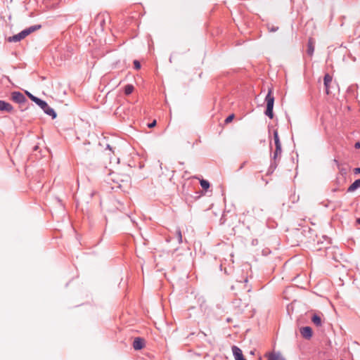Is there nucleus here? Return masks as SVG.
<instances>
[{
	"label": "nucleus",
	"instance_id": "nucleus-1",
	"mask_svg": "<svg viewBox=\"0 0 360 360\" xmlns=\"http://www.w3.org/2000/svg\"><path fill=\"white\" fill-rule=\"evenodd\" d=\"M25 94L33 102H34L37 105H38L43 110L44 113L51 116L52 119H55L56 117V116H57L56 112L52 108H51L48 105V103L45 101H43V100L36 97L35 96L32 95L31 93H30L27 91H25Z\"/></svg>",
	"mask_w": 360,
	"mask_h": 360
},
{
	"label": "nucleus",
	"instance_id": "nucleus-2",
	"mask_svg": "<svg viewBox=\"0 0 360 360\" xmlns=\"http://www.w3.org/2000/svg\"><path fill=\"white\" fill-rule=\"evenodd\" d=\"M265 102L266 104V108L264 112V114L269 117L270 119L274 117V96L272 94V89H269L268 94L265 97Z\"/></svg>",
	"mask_w": 360,
	"mask_h": 360
},
{
	"label": "nucleus",
	"instance_id": "nucleus-3",
	"mask_svg": "<svg viewBox=\"0 0 360 360\" xmlns=\"http://www.w3.org/2000/svg\"><path fill=\"white\" fill-rule=\"evenodd\" d=\"M110 21V15L108 13H100L94 18V24L103 30L108 22Z\"/></svg>",
	"mask_w": 360,
	"mask_h": 360
},
{
	"label": "nucleus",
	"instance_id": "nucleus-4",
	"mask_svg": "<svg viewBox=\"0 0 360 360\" xmlns=\"http://www.w3.org/2000/svg\"><path fill=\"white\" fill-rule=\"evenodd\" d=\"M281 153H282L281 146H276V149H275V151H274V155H273V160L271 162L269 169V171L271 170V172L276 168V167L278 165L277 159L279 156H281Z\"/></svg>",
	"mask_w": 360,
	"mask_h": 360
},
{
	"label": "nucleus",
	"instance_id": "nucleus-5",
	"mask_svg": "<svg viewBox=\"0 0 360 360\" xmlns=\"http://www.w3.org/2000/svg\"><path fill=\"white\" fill-rule=\"evenodd\" d=\"M11 99L13 101L21 104L27 101L25 96L19 91H13L11 94Z\"/></svg>",
	"mask_w": 360,
	"mask_h": 360
},
{
	"label": "nucleus",
	"instance_id": "nucleus-6",
	"mask_svg": "<svg viewBox=\"0 0 360 360\" xmlns=\"http://www.w3.org/2000/svg\"><path fill=\"white\" fill-rule=\"evenodd\" d=\"M231 349L235 360H246L243 356L242 350L238 347L233 345Z\"/></svg>",
	"mask_w": 360,
	"mask_h": 360
},
{
	"label": "nucleus",
	"instance_id": "nucleus-7",
	"mask_svg": "<svg viewBox=\"0 0 360 360\" xmlns=\"http://www.w3.org/2000/svg\"><path fill=\"white\" fill-rule=\"evenodd\" d=\"M300 333L303 338L310 339L312 336V329L309 326H304L300 328Z\"/></svg>",
	"mask_w": 360,
	"mask_h": 360
},
{
	"label": "nucleus",
	"instance_id": "nucleus-8",
	"mask_svg": "<svg viewBox=\"0 0 360 360\" xmlns=\"http://www.w3.org/2000/svg\"><path fill=\"white\" fill-rule=\"evenodd\" d=\"M145 345L144 340L141 338H136L133 342V347L135 350H140Z\"/></svg>",
	"mask_w": 360,
	"mask_h": 360
},
{
	"label": "nucleus",
	"instance_id": "nucleus-9",
	"mask_svg": "<svg viewBox=\"0 0 360 360\" xmlns=\"http://www.w3.org/2000/svg\"><path fill=\"white\" fill-rule=\"evenodd\" d=\"M13 110V106L4 101H0V111L11 112Z\"/></svg>",
	"mask_w": 360,
	"mask_h": 360
},
{
	"label": "nucleus",
	"instance_id": "nucleus-10",
	"mask_svg": "<svg viewBox=\"0 0 360 360\" xmlns=\"http://www.w3.org/2000/svg\"><path fill=\"white\" fill-rule=\"evenodd\" d=\"M314 40L312 38H309L307 43V53L310 56L314 54Z\"/></svg>",
	"mask_w": 360,
	"mask_h": 360
},
{
	"label": "nucleus",
	"instance_id": "nucleus-11",
	"mask_svg": "<svg viewBox=\"0 0 360 360\" xmlns=\"http://www.w3.org/2000/svg\"><path fill=\"white\" fill-rule=\"evenodd\" d=\"M268 360H285L280 353H269L267 355Z\"/></svg>",
	"mask_w": 360,
	"mask_h": 360
},
{
	"label": "nucleus",
	"instance_id": "nucleus-12",
	"mask_svg": "<svg viewBox=\"0 0 360 360\" xmlns=\"http://www.w3.org/2000/svg\"><path fill=\"white\" fill-rule=\"evenodd\" d=\"M332 82V77L329 74H326L323 78V83L326 87V91L327 94H329V84Z\"/></svg>",
	"mask_w": 360,
	"mask_h": 360
},
{
	"label": "nucleus",
	"instance_id": "nucleus-13",
	"mask_svg": "<svg viewBox=\"0 0 360 360\" xmlns=\"http://www.w3.org/2000/svg\"><path fill=\"white\" fill-rule=\"evenodd\" d=\"M360 187V179L355 180L347 188V192L351 193Z\"/></svg>",
	"mask_w": 360,
	"mask_h": 360
},
{
	"label": "nucleus",
	"instance_id": "nucleus-14",
	"mask_svg": "<svg viewBox=\"0 0 360 360\" xmlns=\"http://www.w3.org/2000/svg\"><path fill=\"white\" fill-rule=\"evenodd\" d=\"M25 37H23V35H22V32H20L17 34H15L12 37H8V41L9 42H18V41H20V40L23 39Z\"/></svg>",
	"mask_w": 360,
	"mask_h": 360
},
{
	"label": "nucleus",
	"instance_id": "nucleus-15",
	"mask_svg": "<svg viewBox=\"0 0 360 360\" xmlns=\"http://www.w3.org/2000/svg\"><path fill=\"white\" fill-rule=\"evenodd\" d=\"M134 90V87L132 84H127L124 86V94L128 96L130 95Z\"/></svg>",
	"mask_w": 360,
	"mask_h": 360
},
{
	"label": "nucleus",
	"instance_id": "nucleus-16",
	"mask_svg": "<svg viewBox=\"0 0 360 360\" xmlns=\"http://www.w3.org/2000/svg\"><path fill=\"white\" fill-rule=\"evenodd\" d=\"M311 321L316 326H321V319L319 316L314 314L311 318Z\"/></svg>",
	"mask_w": 360,
	"mask_h": 360
},
{
	"label": "nucleus",
	"instance_id": "nucleus-17",
	"mask_svg": "<svg viewBox=\"0 0 360 360\" xmlns=\"http://www.w3.org/2000/svg\"><path fill=\"white\" fill-rule=\"evenodd\" d=\"M274 139L275 146H281L280 139L278 136V133L277 130L274 131Z\"/></svg>",
	"mask_w": 360,
	"mask_h": 360
},
{
	"label": "nucleus",
	"instance_id": "nucleus-18",
	"mask_svg": "<svg viewBox=\"0 0 360 360\" xmlns=\"http://www.w3.org/2000/svg\"><path fill=\"white\" fill-rule=\"evenodd\" d=\"M200 184L204 190H207L210 186V182L205 179H201Z\"/></svg>",
	"mask_w": 360,
	"mask_h": 360
},
{
	"label": "nucleus",
	"instance_id": "nucleus-19",
	"mask_svg": "<svg viewBox=\"0 0 360 360\" xmlns=\"http://www.w3.org/2000/svg\"><path fill=\"white\" fill-rule=\"evenodd\" d=\"M41 27V25H32L29 27H27V29L28 30L30 34L39 30L40 28Z\"/></svg>",
	"mask_w": 360,
	"mask_h": 360
},
{
	"label": "nucleus",
	"instance_id": "nucleus-20",
	"mask_svg": "<svg viewBox=\"0 0 360 360\" xmlns=\"http://www.w3.org/2000/svg\"><path fill=\"white\" fill-rule=\"evenodd\" d=\"M176 236H177V238H178L179 243H182L181 231L179 229L176 230Z\"/></svg>",
	"mask_w": 360,
	"mask_h": 360
},
{
	"label": "nucleus",
	"instance_id": "nucleus-21",
	"mask_svg": "<svg viewBox=\"0 0 360 360\" xmlns=\"http://www.w3.org/2000/svg\"><path fill=\"white\" fill-rule=\"evenodd\" d=\"M233 118H234L233 114L229 115L225 120V123L229 124V122H231L233 120Z\"/></svg>",
	"mask_w": 360,
	"mask_h": 360
},
{
	"label": "nucleus",
	"instance_id": "nucleus-22",
	"mask_svg": "<svg viewBox=\"0 0 360 360\" xmlns=\"http://www.w3.org/2000/svg\"><path fill=\"white\" fill-rule=\"evenodd\" d=\"M134 65L136 70H139L141 68V63L136 60L134 61Z\"/></svg>",
	"mask_w": 360,
	"mask_h": 360
},
{
	"label": "nucleus",
	"instance_id": "nucleus-23",
	"mask_svg": "<svg viewBox=\"0 0 360 360\" xmlns=\"http://www.w3.org/2000/svg\"><path fill=\"white\" fill-rule=\"evenodd\" d=\"M268 29L270 32H276L278 30V27H276V26H271V27H268Z\"/></svg>",
	"mask_w": 360,
	"mask_h": 360
},
{
	"label": "nucleus",
	"instance_id": "nucleus-24",
	"mask_svg": "<svg viewBox=\"0 0 360 360\" xmlns=\"http://www.w3.org/2000/svg\"><path fill=\"white\" fill-rule=\"evenodd\" d=\"M22 32V35H23V37L25 38L27 36H28L30 34L28 30L26 28L25 30H23L22 31H21Z\"/></svg>",
	"mask_w": 360,
	"mask_h": 360
},
{
	"label": "nucleus",
	"instance_id": "nucleus-25",
	"mask_svg": "<svg viewBox=\"0 0 360 360\" xmlns=\"http://www.w3.org/2000/svg\"><path fill=\"white\" fill-rule=\"evenodd\" d=\"M156 125V120H153L151 123L148 124L149 128H153Z\"/></svg>",
	"mask_w": 360,
	"mask_h": 360
},
{
	"label": "nucleus",
	"instance_id": "nucleus-26",
	"mask_svg": "<svg viewBox=\"0 0 360 360\" xmlns=\"http://www.w3.org/2000/svg\"><path fill=\"white\" fill-rule=\"evenodd\" d=\"M354 174H360V167H356L354 169Z\"/></svg>",
	"mask_w": 360,
	"mask_h": 360
},
{
	"label": "nucleus",
	"instance_id": "nucleus-27",
	"mask_svg": "<svg viewBox=\"0 0 360 360\" xmlns=\"http://www.w3.org/2000/svg\"><path fill=\"white\" fill-rule=\"evenodd\" d=\"M355 148L359 149L360 148V142H356L354 145Z\"/></svg>",
	"mask_w": 360,
	"mask_h": 360
},
{
	"label": "nucleus",
	"instance_id": "nucleus-28",
	"mask_svg": "<svg viewBox=\"0 0 360 360\" xmlns=\"http://www.w3.org/2000/svg\"><path fill=\"white\" fill-rule=\"evenodd\" d=\"M252 211H253L254 214H258L257 213V211H258V208L257 207L253 208Z\"/></svg>",
	"mask_w": 360,
	"mask_h": 360
},
{
	"label": "nucleus",
	"instance_id": "nucleus-29",
	"mask_svg": "<svg viewBox=\"0 0 360 360\" xmlns=\"http://www.w3.org/2000/svg\"><path fill=\"white\" fill-rule=\"evenodd\" d=\"M245 163H246V162H244L241 165V166L240 167V169H242V168L244 167V165H245Z\"/></svg>",
	"mask_w": 360,
	"mask_h": 360
},
{
	"label": "nucleus",
	"instance_id": "nucleus-30",
	"mask_svg": "<svg viewBox=\"0 0 360 360\" xmlns=\"http://www.w3.org/2000/svg\"><path fill=\"white\" fill-rule=\"evenodd\" d=\"M356 223H357V224H360V218H358V219H356Z\"/></svg>",
	"mask_w": 360,
	"mask_h": 360
},
{
	"label": "nucleus",
	"instance_id": "nucleus-31",
	"mask_svg": "<svg viewBox=\"0 0 360 360\" xmlns=\"http://www.w3.org/2000/svg\"><path fill=\"white\" fill-rule=\"evenodd\" d=\"M37 148H38V146H35V147L34 148V150H37Z\"/></svg>",
	"mask_w": 360,
	"mask_h": 360
}]
</instances>
